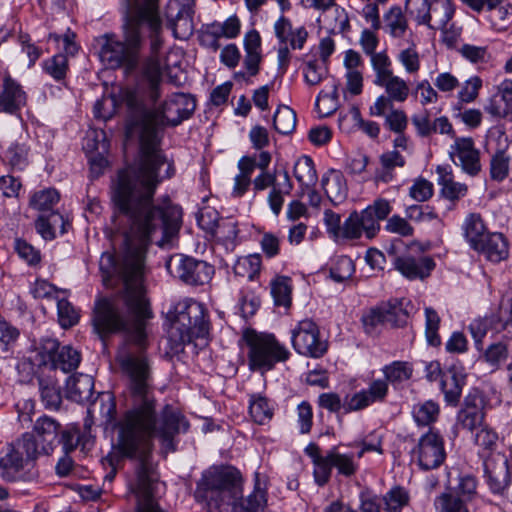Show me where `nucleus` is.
I'll list each match as a JSON object with an SVG mask.
<instances>
[{
	"mask_svg": "<svg viewBox=\"0 0 512 512\" xmlns=\"http://www.w3.org/2000/svg\"><path fill=\"white\" fill-rule=\"evenodd\" d=\"M157 216L115 206L110 240L117 256L104 252L99 261L104 285L112 286L117 278L122 287L114 296L95 302L92 324L102 340L112 334H126L127 343L119 354L128 351L144 356L146 321L152 317L143 286L147 248L155 232L161 231L168 238L180 226L172 228L166 219Z\"/></svg>",
	"mask_w": 512,
	"mask_h": 512,
	"instance_id": "nucleus-1",
	"label": "nucleus"
},
{
	"mask_svg": "<svg viewBox=\"0 0 512 512\" xmlns=\"http://www.w3.org/2000/svg\"><path fill=\"white\" fill-rule=\"evenodd\" d=\"M117 360L129 377L131 407L115 422V399L110 393H102L90 405L87 413L90 417L99 414L105 425L114 424L118 429L114 450L122 457L136 460L135 480L130 485L137 498L136 512H165L155 499L159 474L152 459V440L157 438L166 451H174L175 436L186 432L189 423L177 408L169 404L157 414L145 356L122 351Z\"/></svg>",
	"mask_w": 512,
	"mask_h": 512,
	"instance_id": "nucleus-2",
	"label": "nucleus"
},
{
	"mask_svg": "<svg viewBox=\"0 0 512 512\" xmlns=\"http://www.w3.org/2000/svg\"><path fill=\"white\" fill-rule=\"evenodd\" d=\"M120 98L131 115L141 124L140 159L135 167L127 168L118 175L113 201L116 207L130 208L161 217L174 228L180 224L181 211L174 206H157L153 203L158 184L175 173L174 165L159 148V130L165 126H177L188 119L196 108L195 99L185 93H174L163 104L147 110L142 99L132 89L122 90Z\"/></svg>",
	"mask_w": 512,
	"mask_h": 512,
	"instance_id": "nucleus-3",
	"label": "nucleus"
},
{
	"mask_svg": "<svg viewBox=\"0 0 512 512\" xmlns=\"http://www.w3.org/2000/svg\"><path fill=\"white\" fill-rule=\"evenodd\" d=\"M243 479L232 467L214 468L203 474L194 496L208 512H223L232 507L233 512H258L266 504V492L258 480L254 490L243 498Z\"/></svg>",
	"mask_w": 512,
	"mask_h": 512,
	"instance_id": "nucleus-4",
	"label": "nucleus"
},
{
	"mask_svg": "<svg viewBox=\"0 0 512 512\" xmlns=\"http://www.w3.org/2000/svg\"><path fill=\"white\" fill-rule=\"evenodd\" d=\"M170 322L169 335L177 345L191 343L194 339H206L209 334L207 311L203 304L184 298L167 312Z\"/></svg>",
	"mask_w": 512,
	"mask_h": 512,
	"instance_id": "nucleus-5",
	"label": "nucleus"
},
{
	"mask_svg": "<svg viewBox=\"0 0 512 512\" xmlns=\"http://www.w3.org/2000/svg\"><path fill=\"white\" fill-rule=\"evenodd\" d=\"M38 443L33 434L26 432L21 438L7 446L5 454L0 458L1 476L4 480L14 482L18 480H34L37 472H22L25 464L38 458Z\"/></svg>",
	"mask_w": 512,
	"mask_h": 512,
	"instance_id": "nucleus-6",
	"label": "nucleus"
},
{
	"mask_svg": "<svg viewBox=\"0 0 512 512\" xmlns=\"http://www.w3.org/2000/svg\"><path fill=\"white\" fill-rule=\"evenodd\" d=\"M388 395L387 384L382 380H373L367 389H363L352 396H347L342 402L336 393H323L319 396V405L330 412L345 413L360 411L368 406L383 402Z\"/></svg>",
	"mask_w": 512,
	"mask_h": 512,
	"instance_id": "nucleus-7",
	"label": "nucleus"
},
{
	"mask_svg": "<svg viewBox=\"0 0 512 512\" xmlns=\"http://www.w3.org/2000/svg\"><path fill=\"white\" fill-rule=\"evenodd\" d=\"M159 2L160 0H125L122 10L124 32H159L163 28Z\"/></svg>",
	"mask_w": 512,
	"mask_h": 512,
	"instance_id": "nucleus-8",
	"label": "nucleus"
},
{
	"mask_svg": "<svg viewBox=\"0 0 512 512\" xmlns=\"http://www.w3.org/2000/svg\"><path fill=\"white\" fill-rule=\"evenodd\" d=\"M249 366L252 370H270L277 362L288 359L290 353L271 334H247Z\"/></svg>",
	"mask_w": 512,
	"mask_h": 512,
	"instance_id": "nucleus-9",
	"label": "nucleus"
},
{
	"mask_svg": "<svg viewBox=\"0 0 512 512\" xmlns=\"http://www.w3.org/2000/svg\"><path fill=\"white\" fill-rule=\"evenodd\" d=\"M114 34L103 36L101 57L111 66L127 64L130 67L136 65L138 53L142 44L141 34H123V40L115 39Z\"/></svg>",
	"mask_w": 512,
	"mask_h": 512,
	"instance_id": "nucleus-10",
	"label": "nucleus"
},
{
	"mask_svg": "<svg viewBox=\"0 0 512 512\" xmlns=\"http://www.w3.org/2000/svg\"><path fill=\"white\" fill-rule=\"evenodd\" d=\"M477 495V481L471 475L462 476L455 488L448 489L434 499L437 512H469L468 504Z\"/></svg>",
	"mask_w": 512,
	"mask_h": 512,
	"instance_id": "nucleus-11",
	"label": "nucleus"
},
{
	"mask_svg": "<svg viewBox=\"0 0 512 512\" xmlns=\"http://www.w3.org/2000/svg\"><path fill=\"white\" fill-rule=\"evenodd\" d=\"M170 273L188 285H204L214 274V267L193 257L175 255L167 264Z\"/></svg>",
	"mask_w": 512,
	"mask_h": 512,
	"instance_id": "nucleus-12",
	"label": "nucleus"
},
{
	"mask_svg": "<svg viewBox=\"0 0 512 512\" xmlns=\"http://www.w3.org/2000/svg\"><path fill=\"white\" fill-rule=\"evenodd\" d=\"M291 341L299 354L312 358L322 357L328 348L327 342L320 337L317 324L310 319L298 322L292 330Z\"/></svg>",
	"mask_w": 512,
	"mask_h": 512,
	"instance_id": "nucleus-13",
	"label": "nucleus"
},
{
	"mask_svg": "<svg viewBox=\"0 0 512 512\" xmlns=\"http://www.w3.org/2000/svg\"><path fill=\"white\" fill-rule=\"evenodd\" d=\"M150 43V57L144 66V77L148 83L147 86V97L155 103L160 95V84L162 82V73L168 64L162 61L160 58V50L163 47V39L161 34H149Z\"/></svg>",
	"mask_w": 512,
	"mask_h": 512,
	"instance_id": "nucleus-14",
	"label": "nucleus"
},
{
	"mask_svg": "<svg viewBox=\"0 0 512 512\" xmlns=\"http://www.w3.org/2000/svg\"><path fill=\"white\" fill-rule=\"evenodd\" d=\"M414 453L420 469L427 471L440 467L446 459L443 437L430 429L420 437Z\"/></svg>",
	"mask_w": 512,
	"mask_h": 512,
	"instance_id": "nucleus-15",
	"label": "nucleus"
},
{
	"mask_svg": "<svg viewBox=\"0 0 512 512\" xmlns=\"http://www.w3.org/2000/svg\"><path fill=\"white\" fill-rule=\"evenodd\" d=\"M488 399L483 391L473 388L464 398V406L457 414V422L462 429L473 431L482 425L486 416Z\"/></svg>",
	"mask_w": 512,
	"mask_h": 512,
	"instance_id": "nucleus-16",
	"label": "nucleus"
},
{
	"mask_svg": "<svg viewBox=\"0 0 512 512\" xmlns=\"http://www.w3.org/2000/svg\"><path fill=\"white\" fill-rule=\"evenodd\" d=\"M454 143L450 147L449 156L452 162L459 166L463 172L476 176L481 171L480 152L475 147L471 137H453Z\"/></svg>",
	"mask_w": 512,
	"mask_h": 512,
	"instance_id": "nucleus-17",
	"label": "nucleus"
},
{
	"mask_svg": "<svg viewBox=\"0 0 512 512\" xmlns=\"http://www.w3.org/2000/svg\"><path fill=\"white\" fill-rule=\"evenodd\" d=\"M60 429L61 424L47 415H43L35 421L30 434H33L38 443V456L50 455L54 451L59 444Z\"/></svg>",
	"mask_w": 512,
	"mask_h": 512,
	"instance_id": "nucleus-18",
	"label": "nucleus"
},
{
	"mask_svg": "<svg viewBox=\"0 0 512 512\" xmlns=\"http://www.w3.org/2000/svg\"><path fill=\"white\" fill-rule=\"evenodd\" d=\"M487 484L492 493L504 495L510 482V469L505 455L496 454L484 462Z\"/></svg>",
	"mask_w": 512,
	"mask_h": 512,
	"instance_id": "nucleus-19",
	"label": "nucleus"
},
{
	"mask_svg": "<svg viewBox=\"0 0 512 512\" xmlns=\"http://www.w3.org/2000/svg\"><path fill=\"white\" fill-rule=\"evenodd\" d=\"M393 265L404 277L414 280L428 277L435 267V262L429 256L406 253L396 256Z\"/></svg>",
	"mask_w": 512,
	"mask_h": 512,
	"instance_id": "nucleus-20",
	"label": "nucleus"
},
{
	"mask_svg": "<svg viewBox=\"0 0 512 512\" xmlns=\"http://www.w3.org/2000/svg\"><path fill=\"white\" fill-rule=\"evenodd\" d=\"M164 27L172 32H193V0L170 1L167 5Z\"/></svg>",
	"mask_w": 512,
	"mask_h": 512,
	"instance_id": "nucleus-21",
	"label": "nucleus"
},
{
	"mask_svg": "<svg viewBox=\"0 0 512 512\" xmlns=\"http://www.w3.org/2000/svg\"><path fill=\"white\" fill-rule=\"evenodd\" d=\"M455 12L452 0H430V9L425 26L431 30L453 32L451 19Z\"/></svg>",
	"mask_w": 512,
	"mask_h": 512,
	"instance_id": "nucleus-22",
	"label": "nucleus"
},
{
	"mask_svg": "<svg viewBox=\"0 0 512 512\" xmlns=\"http://www.w3.org/2000/svg\"><path fill=\"white\" fill-rule=\"evenodd\" d=\"M411 121L416 128L417 134L421 137H429L433 133L455 137L453 126L447 117L441 116L431 121L430 114L426 109L415 113Z\"/></svg>",
	"mask_w": 512,
	"mask_h": 512,
	"instance_id": "nucleus-23",
	"label": "nucleus"
},
{
	"mask_svg": "<svg viewBox=\"0 0 512 512\" xmlns=\"http://www.w3.org/2000/svg\"><path fill=\"white\" fill-rule=\"evenodd\" d=\"M391 210L392 207L387 200L377 199L359 214L362 228L368 238L375 236L380 229L379 222L384 220L391 213Z\"/></svg>",
	"mask_w": 512,
	"mask_h": 512,
	"instance_id": "nucleus-24",
	"label": "nucleus"
},
{
	"mask_svg": "<svg viewBox=\"0 0 512 512\" xmlns=\"http://www.w3.org/2000/svg\"><path fill=\"white\" fill-rule=\"evenodd\" d=\"M485 111L493 117L512 121V80L506 79L498 86V92L485 106Z\"/></svg>",
	"mask_w": 512,
	"mask_h": 512,
	"instance_id": "nucleus-25",
	"label": "nucleus"
},
{
	"mask_svg": "<svg viewBox=\"0 0 512 512\" xmlns=\"http://www.w3.org/2000/svg\"><path fill=\"white\" fill-rule=\"evenodd\" d=\"M94 391V379L87 374H75L68 378L65 394L69 400L77 403L88 401Z\"/></svg>",
	"mask_w": 512,
	"mask_h": 512,
	"instance_id": "nucleus-26",
	"label": "nucleus"
},
{
	"mask_svg": "<svg viewBox=\"0 0 512 512\" xmlns=\"http://www.w3.org/2000/svg\"><path fill=\"white\" fill-rule=\"evenodd\" d=\"M474 250L482 253L489 261L499 263L509 255L508 243L502 233L490 232Z\"/></svg>",
	"mask_w": 512,
	"mask_h": 512,
	"instance_id": "nucleus-27",
	"label": "nucleus"
},
{
	"mask_svg": "<svg viewBox=\"0 0 512 512\" xmlns=\"http://www.w3.org/2000/svg\"><path fill=\"white\" fill-rule=\"evenodd\" d=\"M26 95L21 86L11 78L4 80L0 93V112L16 113L25 104Z\"/></svg>",
	"mask_w": 512,
	"mask_h": 512,
	"instance_id": "nucleus-28",
	"label": "nucleus"
},
{
	"mask_svg": "<svg viewBox=\"0 0 512 512\" xmlns=\"http://www.w3.org/2000/svg\"><path fill=\"white\" fill-rule=\"evenodd\" d=\"M436 172L438 183L441 185V194L445 199L455 204L467 195V185L454 181L451 171L446 167L438 166Z\"/></svg>",
	"mask_w": 512,
	"mask_h": 512,
	"instance_id": "nucleus-29",
	"label": "nucleus"
},
{
	"mask_svg": "<svg viewBox=\"0 0 512 512\" xmlns=\"http://www.w3.org/2000/svg\"><path fill=\"white\" fill-rule=\"evenodd\" d=\"M462 229L465 239L473 250L480 248L481 242L490 233L479 213H469L463 222Z\"/></svg>",
	"mask_w": 512,
	"mask_h": 512,
	"instance_id": "nucleus-30",
	"label": "nucleus"
},
{
	"mask_svg": "<svg viewBox=\"0 0 512 512\" xmlns=\"http://www.w3.org/2000/svg\"><path fill=\"white\" fill-rule=\"evenodd\" d=\"M60 351L59 342L51 337H42L34 342L31 360L37 366H49Z\"/></svg>",
	"mask_w": 512,
	"mask_h": 512,
	"instance_id": "nucleus-31",
	"label": "nucleus"
},
{
	"mask_svg": "<svg viewBox=\"0 0 512 512\" xmlns=\"http://www.w3.org/2000/svg\"><path fill=\"white\" fill-rule=\"evenodd\" d=\"M29 146L20 138L3 152V162L13 170H24L28 165Z\"/></svg>",
	"mask_w": 512,
	"mask_h": 512,
	"instance_id": "nucleus-32",
	"label": "nucleus"
},
{
	"mask_svg": "<svg viewBox=\"0 0 512 512\" xmlns=\"http://www.w3.org/2000/svg\"><path fill=\"white\" fill-rule=\"evenodd\" d=\"M465 378L458 375L454 370L442 374L441 390L448 405L456 406L459 403Z\"/></svg>",
	"mask_w": 512,
	"mask_h": 512,
	"instance_id": "nucleus-33",
	"label": "nucleus"
},
{
	"mask_svg": "<svg viewBox=\"0 0 512 512\" xmlns=\"http://www.w3.org/2000/svg\"><path fill=\"white\" fill-rule=\"evenodd\" d=\"M374 84L383 87L387 94L386 96L393 102L402 103L408 99L410 88L407 82L393 73L379 81H374Z\"/></svg>",
	"mask_w": 512,
	"mask_h": 512,
	"instance_id": "nucleus-34",
	"label": "nucleus"
},
{
	"mask_svg": "<svg viewBox=\"0 0 512 512\" xmlns=\"http://www.w3.org/2000/svg\"><path fill=\"white\" fill-rule=\"evenodd\" d=\"M322 187L329 200L337 205L347 197V186L343 176L338 172H332L322 178Z\"/></svg>",
	"mask_w": 512,
	"mask_h": 512,
	"instance_id": "nucleus-35",
	"label": "nucleus"
},
{
	"mask_svg": "<svg viewBox=\"0 0 512 512\" xmlns=\"http://www.w3.org/2000/svg\"><path fill=\"white\" fill-rule=\"evenodd\" d=\"M239 173L234 178L232 190L233 197H242L252 184L251 176L254 172V162L249 156H243L238 161Z\"/></svg>",
	"mask_w": 512,
	"mask_h": 512,
	"instance_id": "nucleus-36",
	"label": "nucleus"
},
{
	"mask_svg": "<svg viewBox=\"0 0 512 512\" xmlns=\"http://www.w3.org/2000/svg\"><path fill=\"white\" fill-rule=\"evenodd\" d=\"M66 224L68 223L61 214L51 212L47 216L44 214L40 215L35 222V228L45 240H52L55 238L56 227H60L61 233H64Z\"/></svg>",
	"mask_w": 512,
	"mask_h": 512,
	"instance_id": "nucleus-37",
	"label": "nucleus"
},
{
	"mask_svg": "<svg viewBox=\"0 0 512 512\" xmlns=\"http://www.w3.org/2000/svg\"><path fill=\"white\" fill-rule=\"evenodd\" d=\"M403 301V299H391L378 305L386 324L398 327L406 323L408 313L403 308Z\"/></svg>",
	"mask_w": 512,
	"mask_h": 512,
	"instance_id": "nucleus-38",
	"label": "nucleus"
},
{
	"mask_svg": "<svg viewBox=\"0 0 512 512\" xmlns=\"http://www.w3.org/2000/svg\"><path fill=\"white\" fill-rule=\"evenodd\" d=\"M386 384H397L409 380L412 377L413 367L406 361H394L382 368ZM389 388V385H387Z\"/></svg>",
	"mask_w": 512,
	"mask_h": 512,
	"instance_id": "nucleus-39",
	"label": "nucleus"
},
{
	"mask_svg": "<svg viewBox=\"0 0 512 512\" xmlns=\"http://www.w3.org/2000/svg\"><path fill=\"white\" fill-rule=\"evenodd\" d=\"M81 361L80 353L71 346H63L57 353L50 368L53 370H61L65 373L75 370Z\"/></svg>",
	"mask_w": 512,
	"mask_h": 512,
	"instance_id": "nucleus-40",
	"label": "nucleus"
},
{
	"mask_svg": "<svg viewBox=\"0 0 512 512\" xmlns=\"http://www.w3.org/2000/svg\"><path fill=\"white\" fill-rule=\"evenodd\" d=\"M408 29V21L402 8L398 5L391 6L382 16L381 30L390 32H405Z\"/></svg>",
	"mask_w": 512,
	"mask_h": 512,
	"instance_id": "nucleus-41",
	"label": "nucleus"
},
{
	"mask_svg": "<svg viewBox=\"0 0 512 512\" xmlns=\"http://www.w3.org/2000/svg\"><path fill=\"white\" fill-rule=\"evenodd\" d=\"M294 176L304 188H310L316 184L317 173L313 160L309 156H304L295 163Z\"/></svg>",
	"mask_w": 512,
	"mask_h": 512,
	"instance_id": "nucleus-42",
	"label": "nucleus"
},
{
	"mask_svg": "<svg viewBox=\"0 0 512 512\" xmlns=\"http://www.w3.org/2000/svg\"><path fill=\"white\" fill-rule=\"evenodd\" d=\"M440 407L433 400H427L413 406L412 414L415 422L419 426H429L434 423L439 416Z\"/></svg>",
	"mask_w": 512,
	"mask_h": 512,
	"instance_id": "nucleus-43",
	"label": "nucleus"
},
{
	"mask_svg": "<svg viewBox=\"0 0 512 512\" xmlns=\"http://www.w3.org/2000/svg\"><path fill=\"white\" fill-rule=\"evenodd\" d=\"M293 189V184L290 180L289 174L287 171H283V182H279L277 185H274V188L271 189L268 195V202L271 210L277 216L280 214L282 210V206L284 203V194H290Z\"/></svg>",
	"mask_w": 512,
	"mask_h": 512,
	"instance_id": "nucleus-44",
	"label": "nucleus"
},
{
	"mask_svg": "<svg viewBox=\"0 0 512 512\" xmlns=\"http://www.w3.org/2000/svg\"><path fill=\"white\" fill-rule=\"evenodd\" d=\"M249 413L255 423L263 425L272 419L273 407L269 404L267 398L254 395L250 399Z\"/></svg>",
	"mask_w": 512,
	"mask_h": 512,
	"instance_id": "nucleus-45",
	"label": "nucleus"
},
{
	"mask_svg": "<svg viewBox=\"0 0 512 512\" xmlns=\"http://www.w3.org/2000/svg\"><path fill=\"white\" fill-rule=\"evenodd\" d=\"M410 495L408 491L401 487L391 488L384 496L383 503L386 512H401L409 504Z\"/></svg>",
	"mask_w": 512,
	"mask_h": 512,
	"instance_id": "nucleus-46",
	"label": "nucleus"
},
{
	"mask_svg": "<svg viewBox=\"0 0 512 512\" xmlns=\"http://www.w3.org/2000/svg\"><path fill=\"white\" fill-rule=\"evenodd\" d=\"M42 403L46 409L57 410L62 403L59 387L51 380H39Z\"/></svg>",
	"mask_w": 512,
	"mask_h": 512,
	"instance_id": "nucleus-47",
	"label": "nucleus"
},
{
	"mask_svg": "<svg viewBox=\"0 0 512 512\" xmlns=\"http://www.w3.org/2000/svg\"><path fill=\"white\" fill-rule=\"evenodd\" d=\"M296 113L288 106H280L273 119V125L277 132L280 134H290L296 127Z\"/></svg>",
	"mask_w": 512,
	"mask_h": 512,
	"instance_id": "nucleus-48",
	"label": "nucleus"
},
{
	"mask_svg": "<svg viewBox=\"0 0 512 512\" xmlns=\"http://www.w3.org/2000/svg\"><path fill=\"white\" fill-rule=\"evenodd\" d=\"M60 195L54 188L35 192L30 199V206L39 212H48L58 203Z\"/></svg>",
	"mask_w": 512,
	"mask_h": 512,
	"instance_id": "nucleus-49",
	"label": "nucleus"
},
{
	"mask_svg": "<svg viewBox=\"0 0 512 512\" xmlns=\"http://www.w3.org/2000/svg\"><path fill=\"white\" fill-rule=\"evenodd\" d=\"M44 72L56 81L65 79L68 71V59L63 53H57L42 63Z\"/></svg>",
	"mask_w": 512,
	"mask_h": 512,
	"instance_id": "nucleus-50",
	"label": "nucleus"
},
{
	"mask_svg": "<svg viewBox=\"0 0 512 512\" xmlns=\"http://www.w3.org/2000/svg\"><path fill=\"white\" fill-rule=\"evenodd\" d=\"M291 280L280 276L271 282V294L277 306L289 307L291 304Z\"/></svg>",
	"mask_w": 512,
	"mask_h": 512,
	"instance_id": "nucleus-51",
	"label": "nucleus"
},
{
	"mask_svg": "<svg viewBox=\"0 0 512 512\" xmlns=\"http://www.w3.org/2000/svg\"><path fill=\"white\" fill-rule=\"evenodd\" d=\"M509 356L508 345L505 342H496L490 344L483 354V360L496 370L507 360Z\"/></svg>",
	"mask_w": 512,
	"mask_h": 512,
	"instance_id": "nucleus-52",
	"label": "nucleus"
},
{
	"mask_svg": "<svg viewBox=\"0 0 512 512\" xmlns=\"http://www.w3.org/2000/svg\"><path fill=\"white\" fill-rule=\"evenodd\" d=\"M509 156L505 151H497L490 160V176L495 181H502L508 176Z\"/></svg>",
	"mask_w": 512,
	"mask_h": 512,
	"instance_id": "nucleus-53",
	"label": "nucleus"
},
{
	"mask_svg": "<svg viewBox=\"0 0 512 512\" xmlns=\"http://www.w3.org/2000/svg\"><path fill=\"white\" fill-rule=\"evenodd\" d=\"M18 337V329L11 326L5 320L0 319V354H2L4 357H7L8 353L15 345Z\"/></svg>",
	"mask_w": 512,
	"mask_h": 512,
	"instance_id": "nucleus-54",
	"label": "nucleus"
},
{
	"mask_svg": "<svg viewBox=\"0 0 512 512\" xmlns=\"http://www.w3.org/2000/svg\"><path fill=\"white\" fill-rule=\"evenodd\" d=\"M58 319L62 328H70L78 323L79 314L72 304L66 299L57 302Z\"/></svg>",
	"mask_w": 512,
	"mask_h": 512,
	"instance_id": "nucleus-55",
	"label": "nucleus"
},
{
	"mask_svg": "<svg viewBox=\"0 0 512 512\" xmlns=\"http://www.w3.org/2000/svg\"><path fill=\"white\" fill-rule=\"evenodd\" d=\"M338 105V88L333 85L331 93L321 91L316 99V108L321 116L333 113Z\"/></svg>",
	"mask_w": 512,
	"mask_h": 512,
	"instance_id": "nucleus-56",
	"label": "nucleus"
},
{
	"mask_svg": "<svg viewBox=\"0 0 512 512\" xmlns=\"http://www.w3.org/2000/svg\"><path fill=\"white\" fill-rule=\"evenodd\" d=\"M211 235L223 243H232L238 235L237 225L232 220L221 219L220 222L217 223Z\"/></svg>",
	"mask_w": 512,
	"mask_h": 512,
	"instance_id": "nucleus-57",
	"label": "nucleus"
},
{
	"mask_svg": "<svg viewBox=\"0 0 512 512\" xmlns=\"http://www.w3.org/2000/svg\"><path fill=\"white\" fill-rule=\"evenodd\" d=\"M405 8L418 25H425L429 14L430 0H406Z\"/></svg>",
	"mask_w": 512,
	"mask_h": 512,
	"instance_id": "nucleus-58",
	"label": "nucleus"
},
{
	"mask_svg": "<svg viewBox=\"0 0 512 512\" xmlns=\"http://www.w3.org/2000/svg\"><path fill=\"white\" fill-rule=\"evenodd\" d=\"M426 317V337L427 341L432 346H438L441 343L440 336L438 334L440 317L433 308L425 309Z\"/></svg>",
	"mask_w": 512,
	"mask_h": 512,
	"instance_id": "nucleus-59",
	"label": "nucleus"
},
{
	"mask_svg": "<svg viewBox=\"0 0 512 512\" xmlns=\"http://www.w3.org/2000/svg\"><path fill=\"white\" fill-rule=\"evenodd\" d=\"M14 249L18 256L23 259L28 265L34 266L40 263V251L35 249L31 244L22 239H16L14 242Z\"/></svg>",
	"mask_w": 512,
	"mask_h": 512,
	"instance_id": "nucleus-60",
	"label": "nucleus"
},
{
	"mask_svg": "<svg viewBox=\"0 0 512 512\" xmlns=\"http://www.w3.org/2000/svg\"><path fill=\"white\" fill-rule=\"evenodd\" d=\"M434 188L432 182L419 177L409 189V195L418 202H425L433 196Z\"/></svg>",
	"mask_w": 512,
	"mask_h": 512,
	"instance_id": "nucleus-61",
	"label": "nucleus"
},
{
	"mask_svg": "<svg viewBox=\"0 0 512 512\" xmlns=\"http://www.w3.org/2000/svg\"><path fill=\"white\" fill-rule=\"evenodd\" d=\"M475 444L486 451H492L496 448L498 434L489 426L482 425L474 437Z\"/></svg>",
	"mask_w": 512,
	"mask_h": 512,
	"instance_id": "nucleus-62",
	"label": "nucleus"
},
{
	"mask_svg": "<svg viewBox=\"0 0 512 512\" xmlns=\"http://www.w3.org/2000/svg\"><path fill=\"white\" fill-rule=\"evenodd\" d=\"M330 455L333 467H336L340 474L349 477L356 472L358 466L351 455L340 454L334 451H331Z\"/></svg>",
	"mask_w": 512,
	"mask_h": 512,
	"instance_id": "nucleus-63",
	"label": "nucleus"
},
{
	"mask_svg": "<svg viewBox=\"0 0 512 512\" xmlns=\"http://www.w3.org/2000/svg\"><path fill=\"white\" fill-rule=\"evenodd\" d=\"M354 272L352 260L347 256L340 257L335 266L331 269V277L336 282H343L349 279Z\"/></svg>",
	"mask_w": 512,
	"mask_h": 512,
	"instance_id": "nucleus-64",
	"label": "nucleus"
}]
</instances>
